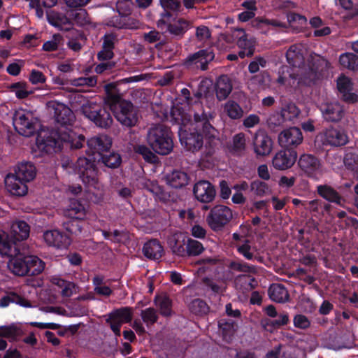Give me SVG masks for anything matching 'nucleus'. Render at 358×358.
<instances>
[{
    "label": "nucleus",
    "instance_id": "nucleus-22",
    "mask_svg": "<svg viewBox=\"0 0 358 358\" xmlns=\"http://www.w3.org/2000/svg\"><path fill=\"white\" fill-rule=\"evenodd\" d=\"M13 173L27 183L35 178L36 169L31 162L24 160L14 167Z\"/></svg>",
    "mask_w": 358,
    "mask_h": 358
},
{
    "label": "nucleus",
    "instance_id": "nucleus-7",
    "mask_svg": "<svg viewBox=\"0 0 358 358\" xmlns=\"http://www.w3.org/2000/svg\"><path fill=\"white\" fill-rule=\"evenodd\" d=\"M48 107L53 113L55 122L62 127L72 125L75 115L69 107L58 101H50Z\"/></svg>",
    "mask_w": 358,
    "mask_h": 358
},
{
    "label": "nucleus",
    "instance_id": "nucleus-8",
    "mask_svg": "<svg viewBox=\"0 0 358 358\" xmlns=\"http://www.w3.org/2000/svg\"><path fill=\"white\" fill-rule=\"evenodd\" d=\"M233 217L231 210L224 206H217L210 212L206 221L213 230H218L226 224Z\"/></svg>",
    "mask_w": 358,
    "mask_h": 358
},
{
    "label": "nucleus",
    "instance_id": "nucleus-27",
    "mask_svg": "<svg viewBox=\"0 0 358 358\" xmlns=\"http://www.w3.org/2000/svg\"><path fill=\"white\" fill-rule=\"evenodd\" d=\"M87 213V208L78 200H71L65 214L72 219L84 220Z\"/></svg>",
    "mask_w": 358,
    "mask_h": 358
},
{
    "label": "nucleus",
    "instance_id": "nucleus-1",
    "mask_svg": "<svg viewBox=\"0 0 358 358\" xmlns=\"http://www.w3.org/2000/svg\"><path fill=\"white\" fill-rule=\"evenodd\" d=\"M85 141L83 135L76 136L72 131L62 132L53 129L41 131L36 138L38 149L49 155L57 153L64 148L78 150L83 148Z\"/></svg>",
    "mask_w": 358,
    "mask_h": 358
},
{
    "label": "nucleus",
    "instance_id": "nucleus-46",
    "mask_svg": "<svg viewBox=\"0 0 358 358\" xmlns=\"http://www.w3.org/2000/svg\"><path fill=\"white\" fill-rule=\"evenodd\" d=\"M298 164L302 169L308 173L315 170L320 166L317 158H299Z\"/></svg>",
    "mask_w": 358,
    "mask_h": 358
},
{
    "label": "nucleus",
    "instance_id": "nucleus-33",
    "mask_svg": "<svg viewBox=\"0 0 358 358\" xmlns=\"http://www.w3.org/2000/svg\"><path fill=\"white\" fill-rule=\"evenodd\" d=\"M143 39L148 43H155V46L157 49H162L167 43L166 37L156 30H152L143 35Z\"/></svg>",
    "mask_w": 358,
    "mask_h": 358
},
{
    "label": "nucleus",
    "instance_id": "nucleus-45",
    "mask_svg": "<svg viewBox=\"0 0 358 358\" xmlns=\"http://www.w3.org/2000/svg\"><path fill=\"white\" fill-rule=\"evenodd\" d=\"M69 15L77 24L84 25L88 22V14L85 9L78 8L73 10L69 13Z\"/></svg>",
    "mask_w": 358,
    "mask_h": 358
},
{
    "label": "nucleus",
    "instance_id": "nucleus-12",
    "mask_svg": "<svg viewBox=\"0 0 358 358\" xmlns=\"http://www.w3.org/2000/svg\"><path fill=\"white\" fill-rule=\"evenodd\" d=\"M108 106L99 108L97 109H90L85 111V116L97 127L101 128H108L113 123V118L108 110Z\"/></svg>",
    "mask_w": 358,
    "mask_h": 358
},
{
    "label": "nucleus",
    "instance_id": "nucleus-53",
    "mask_svg": "<svg viewBox=\"0 0 358 358\" xmlns=\"http://www.w3.org/2000/svg\"><path fill=\"white\" fill-rule=\"evenodd\" d=\"M115 62L111 60H105V62H101L94 68V71L96 73H109L115 68Z\"/></svg>",
    "mask_w": 358,
    "mask_h": 358
},
{
    "label": "nucleus",
    "instance_id": "nucleus-6",
    "mask_svg": "<svg viewBox=\"0 0 358 358\" xmlns=\"http://www.w3.org/2000/svg\"><path fill=\"white\" fill-rule=\"evenodd\" d=\"M215 52L213 48L201 49L189 55L185 61L187 67L195 66L196 69L205 71L209 69V64L215 59Z\"/></svg>",
    "mask_w": 358,
    "mask_h": 358
},
{
    "label": "nucleus",
    "instance_id": "nucleus-44",
    "mask_svg": "<svg viewBox=\"0 0 358 358\" xmlns=\"http://www.w3.org/2000/svg\"><path fill=\"white\" fill-rule=\"evenodd\" d=\"M203 250V245L198 241L190 238L187 240L185 254L189 256H197L201 254Z\"/></svg>",
    "mask_w": 358,
    "mask_h": 358
},
{
    "label": "nucleus",
    "instance_id": "nucleus-28",
    "mask_svg": "<svg viewBox=\"0 0 358 358\" xmlns=\"http://www.w3.org/2000/svg\"><path fill=\"white\" fill-rule=\"evenodd\" d=\"M185 236L181 233H176L169 238L168 245L175 255L181 257L185 255Z\"/></svg>",
    "mask_w": 358,
    "mask_h": 358
},
{
    "label": "nucleus",
    "instance_id": "nucleus-52",
    "mask_svg": "<svg viewBox=\"0 0 358 358\" xmlns=\"http://www.w3.org/2000/svg\"><path fill=\"white\" fill-rule=\"evenodd\" d=\"M48 22L54 27H59L62 24H70L71 22L66 16H62L58 13L54 15L47 14Z\"/></svg>",
    "mask_w": 358,
    "mask_h": 358
},
{
    "label": "nucleus",
    "instance_id": "nucleus-41",
    "mask_svg": "<svg viewBox=\"0 0 358 358\" xmlns=\"http://www.w3.org/2000/svg\"><path fill=\"white\" fill-rule=\"evenodd\" d=\"M224 110L227 115L233 120H238L243 117V110L240 105L234 101H228L224 106Z\"/></svg>",
    "mask_w": 358,
    "mask_h": 358
},
{
    "label": "nucleus",
    "instance_id": "nucleus-17",
    "mask_svg": "<svg viewBox=\"0 0 358 358\" xmlns=\"http://www.w3.org/2000/svg\"><path fill=\"white\" fill-rule=\"evenodd\" d=\"M193 193L196 199L202 203H210L215 196L213 186L206 180H201L194 185Z\"/></svg>",
    "mask_w": 358,
    "mask_h": 358
},
{
    "label": "nucleus",
    "instance_id": "nucleus-39",
    "mask_svg": "<svg viewBox=\"0 0 358 358\" xmlns=\"http://www.w3.org/2000/svg\"><path fill=\"white\" fill-rule=\"evenodd\" d=\"M238 46L243 49L238 52V55L241 58H244L245 56L251 57L254 53V48L251 41L248 39L247 34L244 33L237 41Z\"/></svg>",
    "mask_w": 358,
    "mask_h": 358
},
{
    "label": "nucleus",
    "instance_id": "nucleus-43",
    "mask_svg": "<svg viewBox=\"0 0 358 358\" xmlns=\"http://www.w3.org/2000/svg\"><path fill=\"white\" fill-rule=\"evenodd\" d=\"M278 316V319L275 320H265L262 321V324L264 327L268 330H272V329L278 328L282 325H285L289 322V317L287 314L283 313L280 314Z\"/></svg>",
    "mask_w": 358,
    "mask_h": 358
},
{
    "label": "nucleus",
    "instance_id": "nucleus-62",
    "mask_svg": "<svg viewBox=\"0 0 358 358\" xmlns=\"http://www.w3.org/2000/svg\"><path fill=\"white\" fill-rule=\"evenodd\" d=\"M96 56L99 62H105V60H111L114 57L115 54L113 50L101 46V50L98 52Z\"/></svg>",
    "mask_w": 358,
    "mask_h": 358
},
{
    "label": "nucleus",
    "instance_id": "nucleus-57",
    "mask_svg": "<svg viewBox=\"0 0 358 358\" xmlns=\"http://www.w3.org/2000/svg\"><path fill=\"white\" fill-rule=\"evenodd\" d=\"M192 312L196 314L204 313L207 311L208 307L205 302L200 299L194 300L190 305Z\"/></svg>",
    "mask_w": 358,
    "mask_h": 358
},
{
    "label": "nucleus",
    "instance_id": "nucleus-30",
    "mask_svg": "<svg viewBox=\"0 0 358 358\" xmlns=\"http://www.w3.org/2000/svg\"><path fill=\"white\" fill-rule=\"evenodd\" d=\"M23 334L21 326L13 323L9 325L0 326V337L7 338L9 341L17 340Z\"/></svg>",
    "mask_w": 358,
    "mask_h": 358
},
{
    "label": "nucleus",
    "instance_id": "nucleus-13",
    "mask_svg": "<svg viewBox=\"0 0 358 358\" xmlns=\"http://www.w3.org/2000/svg\"><path fill=\"white\" fill-rule=\"evenodd\" d=\"M4 183L7 191L14 196H24L28 193L27 183L13 173L6 175Z\"/></svg>",
    "mask_w": 358,
    "mask_h": 358
},
{
    "label": "nucleus",
    "instance_id": "nucleus-16",
    "mask_svg": "<svg viewBox=\"0 0 358 358\" xmlns=\"http://www.w3.org/2000/svg\"><path fill=\"white\" fill-rule=\"evenodd\" d=\"M15 246L12 248V255L8 262V268L15 275L23 276L28 274L26 257L17 252Z\"/></svg>",
    "mask_w": 358,
    "mask_h": 358
},
{
    "label": "nucleus",
    "instance_id": "nucleus-24",
    "mask_svg": "<svg viewBox=\"0 0 358 358\" xmlns=\"http://www.w3.org/2000/svg\"><path fill=\"white\" fill-rule=\"evenodd\" d=\"M227 149L228 152L237 156L245 155L246 150V138L245 134L241 132L235 134L231 141L227 144Z\"/></svg>",
    "mask_w": 358,
    "mask_h": 358
},
{
    "label": "nucleus",
    "instance_id": "nucleus-31",
    "mask_svg": "<svg viewBox=\"0 0 358 358\" xmlns=\"http://www.w3.org/2000/svg\"><path fill=\"white\" fill-rule=\"evenodd\" d=\"M268 295L272 301L277 303H284L289 299V294L285 287L278 284H273L269 287Z\"/></svg>",
    "mask_w": 358,
    "mask_h": 358
},
{
    "label": "nucleus",
    "instance_id": "nucleus-34",
    "mask_svg": "<svg viewBox=\"0 0 358 358\" xmlns=\"http://www.w3.org/2000/svg\"><path fill=\"white\" fill-rule=\"evenodd\" d=\"M155 304L162 316L168 317L172 314V303L170 299L164 294L156 296Z\"/></svg>",
    "mask_w": 358,
    "mask_h": 358
},
{
    "label": "nucleus",
    "instance_id": "nucleus-58",
    "mask_svg": "<svg viewBox=\"0 0 358 358\" xmlns=\"http://www.w3.org/2000/svg\"><path fill=\"white\" fill-rule=\"evenodd\" d=\"M160 5L164 10L179 11L181 3L178 0H159Z\"/></svg>",
    "mask_w": 358,
    "mask_h": 358
},
{
    "label": "nucleus",
    "instance_id": "nucleus-32",
    "mask_svg": "<svg viewBox=\"0 0 358 358\" xmlns=\"http://www.w3.org/2000/svg\"><path fill=\"white\" fill-rule=\"evenodd\" d=\"M168 184L174 188H180L187 185L189 178L182 171H174L166 176Z\"/></svg>",
    "mask_w": 358,
    "mask_h": 358
},
{
    "label": "nucleus",
    "instance_id": "nucleus-48",
    "mask_svg": "<svg viewBox=\"0 0 358 358\" xmlns=\"http://www.w3.org/2000/svg\"><path fill=\"white\" fill-rule=\"evenodd\" d=\"M128 150L134 152V154L141 155L142 157H157L149 148L145 145L129 144Z\"/></svg>",
    "mask_w": 358,
    "mask_h": 358
},
{
    "label": "nucleus",
    "instance_id": "nucleus-21",
    "mask_svg": "<svg viewBox=\"0 0 358 358\" xmlns=\"http://www.w3.org/2000/svg\"><path fill=\"white\" fill-rule=\"evenodd\" d=\"M29 236V226L24 221H17L11 225L8 238L13 246L17 241L27 239Z\"/></svg>",
    "mask_w": 358,
    "mask_h": 358
},
{
    "label": "nucleus",
    "instance_id": "nucleus-23",
    "mask_svg": "<svg viewBox=\"0 0 358 358\" xmlns=\"http://www.w3.org/2000/svg\"><path fill=\"white\" fill-rule=\"evenodd\" d=\"M215 94L219 101L225 100L232 91V83L227 75L220 76L215 85Z\"/></svg>",
    "mask_w": 358,
    "mask_h": 358
},
{
    "label": "nucleus",
    "instance_id": "nucleus-29",
    "mask_svg": "<svg viewBox=\"0 0 358 358\" xmlns=\"http://www.w3.org/2000/svg\"><path fill=\"white\" fill-rule=\"evenodd\" d=\"M143 252L147 258L157 259L162 256L164 250L159 241L151 240L144 245Z\"/></svg>",
    "mask_w": 358,
    "mask_h": 358
},
{
    "label": "nucleus",
    "instance_id": "nucleus-63",
    "mask_svg": "<svg viewBox=\"0 0 358 358\" xmlns=\"http://www.w3.org/2000/svg\"><path fill=\"white\" fill-rule=\"evenodd\" d=\"M287 21L289 23L296 22L299 24H304L307 22V19L304 15L294 12H290L287 15Z\"/></svg>",
    "mask_w": 358,
    "mask_h": 358
},
{
    "label": "nucleus",
    "instance_id": "nucleus-51",
    "mask_svg": "<svg viewBox=\"0 0 358 358\" xmlns=\"http://www.w3.org/2000/svg\"><path fill=\"white\" fill-rule=\"evenodd\" d=\"M141 316L143 321L147 324V326L155 323L158 319L155 310L152 308H148L142 310Z\"/></svg>",
    "mask_w": 358,
    "mask_h": 358
},
{
    "label": "nucleus",
    "instance_id": "nucleus-3",
    "mask_svg": "<svg viewBox=\"0 0 358 358\" xmlns=\"http://www.w3.org/2000/svg\"><path fill=\"white\" fill-rule=\"evenodd\" d=\"M105 104L122 125L132 127L137 123V110L131 101L118 94H108Z\"/></svg>",
    "mask_w": 358,
    "mask_h": 358
},
{
    "label": "nucleus",
    "instance_id": "nucleus-61",
    "mask_svg": "<svg viewBox=\"0 0 358 358\" xmlns=\"http://www.w3.org/2000/svg\"><path fill=\"white\" fill-rule=\"evenodd\" d=\"M29 80L32 84L36 85L44 83L46 80V78L41 71L33 69L29 74Z\"/></svg>",
    "mask_w": 358,
    "mask_h": 358
},
{
    "label": "nucleus",
    "instance_id": "nucleus-4",
    "mask_svg": "<svg viewBox=\"0 0 358 358\" xmlns=\"http://www.w3.org/2000/svg\"><path fill=\"white\" fill-rule=\"evenodd\" d=\"M147 142L152 151L159 155H169L174 146L170 128L162 124H155L149 129Z\"/></svg>",
    "mask_w": 358,
    "mask_h": 358
},
{
    "label": "nucleus",
    "instance_id": "nucleus-11",
    "mask_svg": "<svg viewBox=\"0 0 358 358\" xmlns=\"http://www.w3.org/2000/svg\"><path fill=\"white\" fill-rule=\"evenodd\" d=\"M303 141V135L301 129L293 127L282 131L278 136V142L281 147L287 150L292 146L296 147Z\"/></svg>",
    "mask_w": 358,
    "mask_h": 358
},
{
    "label": "nucleus",
    "instance_id": "nucleus-60",
    "mask_svg": "<svg viewBox=\"0 0 358 358\" xmlns=\"http://www.w3.org/2000/svg\"><path fill=\"white\" fill-rule=\"evenodd\" d=\"M61 38V36L59 34H54L53 40L48 41L45 42L43 45L42 49L44 51L51 52L55 51L58 49L59 43L58 41Z\"/></svg>",
    "mask_w": 358,
    "mask_h": 358
},
{
    "label": "nucleus",
    "instance_id": "nucleus-55",
    "mask_svg": "<svg viewBox=\"0 0 358 358\" xmlns=\"http://www.w3.org/2000/svg\"><path fill=\"white\" fill-rule=\"evenodd\" d=\"M195 35L199 41H206L211 37V32L208 27L201 25L196 27Z\"/></svg>",
    "mask_w": 358,
    "mask_h": 358
},
{
    "label": "nucleus",
    "instance_id": "nucleus-64",
    "mask_svg": "<svg viewBox=\"0 0 358 358\" xmlns=\"http://www.w3.org/2000/svg\"><path fill=\"white\" fill-rule=\"evenodd\" d=\"M13 248V245L6 243L0 235V253L4 256H11Z\"/></svg>",
    "mask_w": 358,
    "mask_h": 358
},
{
    "label": "nucleus",
    "instance_id": "nucleus-20",
    "mask_svg": "<svg viewBox=\"0 0 358 358\" xmlns=\"http://www.w3.org/2000/svg\"><path fill=\"white\" fill-rule=\"evenodd\" d=\"M324 143L333 146H342L348 141V137L343 130L331 127L324 131Z\"/></svg>",
    "mask_w": 358,
    "mask_h": 358
},
{
    "label": "nucleus",
    "instance_id": "nucleus-47",
    "mask_svg": "<svg viewBox=\"0 0 358 358\" xmlns=\"http://www.w3.org/2000/svg\"><path fill=\"white\" fill-rule=\"evenodd\" d=\"M295 163V158H273V166L277 170H286Z\"/></svg>",
    "mask_w": 358,
    "mask_h": 358
},
{
    "label": "nucleus",
    "instance_id": "nucleus-37",
    "mask_svg": "<svg viewBox=\"0 0 358 358\" xmlns=\"http://www.w3.org/2000/svg\"><path fill=\"white\" fill-rule=\"evenodd\" d=\"M318 194L326 200L335 202L338 204L341 203L342 199L339 194L330 186L320 185L317 187Z\"/></svg>",
    "mask_w": 358,
    "mask_h": 358
},
{
    "label": "nucleus",
    "instance_id": "nucleus-54",
    "mask_svg": "<svg viewBox=\"0 0 358 358\" xmlns=\"http://www.w3.org/2000/svg\"><path fill=\"white\" fill-rule=\"evenodd\" d=\"M236 283L243 285L246 290H250L257 285L255 280L248 275L238 276L236 278Z\"/></svg>",
    "mask_w": 358,
    "mask_h": 358
},
{
    "label": "nucleus",
    "instance_id": "nucleus-5",
    "mask_svg": "<svg viewBox=\"0 0 358 358\" xmlns=\"http://www.w3.org/2000/svg\"><path fill=\"white\" fill-rule=\"evenodd\" d=\"M87 149L85 152L88 157L96 154H98L99 157H121L120 154H115L114 152H110L109 155L103 154V152H109L112 146V138L106 135L89 138L87 141Z\"/></svg>",
    "mask_w": 358,
    "mask_h": 358
},
{
    "label": "nucleus",
    "instance_id": "nucleus-10",
    "mask_svg": "<svg viewBox=\"0 0 358 358\" xmlns=\"http://www.w3.org/2000/svg\"><path fill=\"white\" fill-rule=\"evenodd\" d=\"M255 16V13L253 11L245 10L240 13L238 15V20L242 22H246L250 20L251 25L252 27L263 29L266 27L273 26L275 27H282V23L274 19H267L262 17H257L254 18Z\"/></svg>",
    "mask_w": 358,
    "mask_h": 358
},
{
    "label": "nucleus",
    "instance_id": "nucleus-36",
    "mask_svg": "<svg viewBox=\"0 0 358 358\" xmlns=\"http://www.w3.org/2000/svg\"><path fill=\"white\" fill-rule=\"evenodd\" d=\"M26 262L28 274L38 275L44 270V262L36 256H26Z\"/></svg>",
    "mask_w": 358,
    "mask_h": 358
},
{
    "label": "nucleus",
    "instance_id": "nucleus-40",
    "mask_svg": "<svg viewBox=\"0 0 358 358\" xmlns=\"http://www.w3.org/2000/svg\"><path fill=\"white\" fill-rule=\"evenodd\" d=\"M250 189L257 196L263 197L272 193L271 187L265 182L255 180L250 184Z\"/></svg>",
    "mask_w": 358,
    "mask_h": 358
},
{
    "label": "nucleus",
    "instance_id": "nucleus-18",
    "mask_svg": "<svg viewBox=\"0 0 358 358\" xmlns=\"http://www.w3.org/2000/svg\"><path fill=\"white\" fill-rule=\"evenodd\" d=\"M320 110L324 120L338 122L344 115L343 106L338 103H324L320 106Z\"/></svg>",
    "mask_w": 358,
    "mask_h": 358
},
{
    "label": "nucleus",
    "instance_id": "nucleus-59",
    "mask_svg": "<svg viewBox=\"0 0 358 358\" xmlns=\"http://www.w3.org/2000/svg\"><path fill=\"white\" fill-rule=\"evenodd\" d=\"M102 47L114 50L115 43L117 41L116 35L113 34H106L102 38Z\"/></svg>",
    "mask_w": 358,
    "mask_h": 358
},
{
    "label": "nucleus",
    "instance_id": "nucleus-15",
    "mask_svg": "<svg viewBox=\"0 0 358 358\" xmlns=\"http://www.w3.org/2000/svg\"><path fill=\"white\" fill-rule=\"evenodd\" d=\"M13 126L19 134L26 137L33 136L36 131V123L24 113L16 115L13 120Z\"/></svg>",
    "mask_w": 358,
    "mask_h": 358
},
{
    "label": "nucleus",
    "instance_id": "nucleus-19",
    "mask_svg": "<svg viewBox=\"0 0 358 358\" xmlns=\"http://www.w3.org/2000/svg\"><path fill=\"white\" fill-rule=\"evenodd\" d=\"M45 243L51 247L57 248H66L70 243V238L57 230H48L43 234Z\"/></svg>",
    "mask_w": 358,
    "mask_h": 358
},
{
    "label": "nucleus",
    "instance_id": "nucleus-56",
    "mask_svg": "<svg viewBox=\"0 0 358 358\" xmlns=\"http://www.w3.org/2000/svg\"><path fill=\"white\" fill-rule=\"evenodd\" d=\"M293 322L295 327L302 329H307L310 325L309 319L301 314L296 315L293 319Z\"/></svg>",
    "mask_w": 358,
    "mask_h": 358
},
{
    "label": "nucleus",
    "instance_id": "nucleus-2",
    "mask_svg": "<svg viewBox=\"0 0 358 358\" xmlns=\"http://www.w3.org/2000/svg\"><path fill=\"white\" fill-rule=\"evenodd\" d=\"M194 124L189 130L182 129L179 131V138L181 145L189 152L194 153L200 150L203 144V136L211 138H215V129L210 123L207 114L194 115Z\"/></svg>",
    "mask_w": 358,
    "mask_h": 358
},
{
    "label": "nucleus",
    "instance_id": "nucleus-42",
    "mask_svg": "<svg viewBox=\"0 0 358 358\" xmlns=\"http://www.w3.org/2000/svg\"><path fill=\"white\" fill-rule=\"evenodd\" d=\"M285 122V119L279 112L273 113L267 120L268 127L273 132L280 131L284 127Z\"/></svg>",
    "mask_w": 358,
    "mask_h": 358
},
{
    "label": "nucleus",
    "instance_id": "nucleus-14",
    "mask_svg": "<svg viewBox=\"0 0 358 358\" xmlns=\"http://www.w3.org/2000/svg\"><path fill=\"white\" fill-rule=\"evenodd\" d=\"M253 145L255 152L258 156L266 157L272 150V140L264 130L260 129L256 132Z\"/></svg>",
    "mask_w": 358,
    "mask_h": 358
},
{
    "label": "nucleus",
    "instance_id": "nucleus-38",
    "mask_svg": "<svg viewBox=\"0 0 358 358\" xmlns=\"http://www.w3.org/2000/svg\"><path fill=\"white\" fill-rule=\"evenodd\" d=\"M340 64L348 69L358 70V55L352 52H345L339 57Z\"/></svg>",
    "mask_w": 358,
    "mask_h": 358
},
{
    "label": "nucleus",
    "instance_id": "nucleus-9",
    "mask_svg": "<svg viewBox=\"0 0 358 358\" xmlns=\"http://www.w3.org/2000/svg\"><path fill=\"white\" fill-rule=\"evenodd\" d=\"M132 319V311L130 308L125 307L113 311L108 315L107 322L116 336H120V326L123 323L129 322Z\"/></svg>",
    "mask_w": 358,
    "mask_h": 358
},
{
    "label": "nucleus",
    "instance_id": "nucleus-35",
    "mask_svg": "<svg viewBox=\"0 0 358 358\" xmlns=\"http://www.w3.org/2000/svg\"><path fill=\"white\" fill-rule=\"evenodd\" d=\"M280 113L285 122H292L299 117L301 110L294 103L286 102L282 104Z\"/></svg>",
    "mask_w": 358,
    "mask_h": 358
},
{
    "label": "nucleus",
    "instance_id": "nucleus-50",
    "mask_svg": "<svg viewBox=\"0 0 358 358\" xmlns=\"http://www.w3.org/2000/svg\"><path fill=\"white\" fill-rule=\"evenodd\" d=\"M56 283L59 287H62V294L64 296L69 297L76 292V288L73 283L70 282H65L60 279H55Z\"/></svg>",
    "mask_w": 358,
    "mask_h": 358
},
{
    "label": "nucleus",
    "instance_id": "nucleus-26",
    "mask_svg": "<svg viewBox=\"0 0 358 358\" xmlns=\"http://www.w3.org/2000/svg\"><path fill=\"white\" fill-rule=\"evenodd\" d=\"M288 64L293 67H301L304 64V57L301 47L299 45H292L286 52Z\"/></svg>",
    "mask_w": 358,
    "mask_h": 358
},
{
    "label": "nucleus",
    "instance_id": "nucleus-25",
    "mask_svg": "<svg viewBox=\"0 0 358 358\" xmlns=\"http://www.w3.org/2000/svg\"><path fill=\"white\" fill-rule=\"evenodd\" d=\"M190 27L189 21L183 18H179L172 23L166 25L167 31L177 39H180Z\"/></svg>",
    "mask_w": 358,
    "mask_h": 358
},
{
    "label": "nucleus",
    "instance_id": "nucleus-49",
    "mask_svg": "<svg viewBox=\"0 0 358 358\" xmlns=\"http://www.w3.org/2000/svg\"><path fill=\"white\" fill-rule=\"evenodd\" d=\"M338 1L342 8L350 11L348 14L349 19L358 16V4H355L352 0H338Z\"/></svg>",
    "mask_w": 358,
    "mask_h": 358
}]
</instances>
